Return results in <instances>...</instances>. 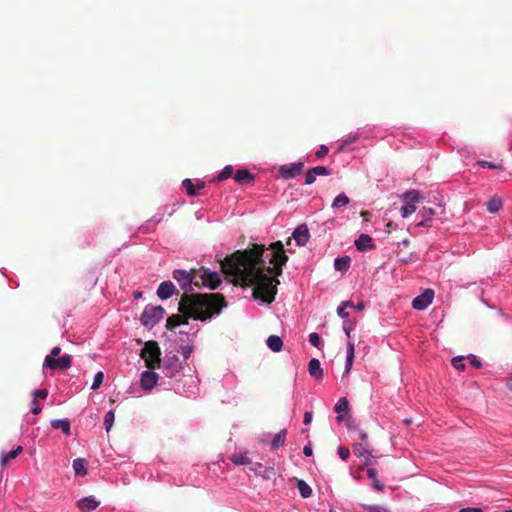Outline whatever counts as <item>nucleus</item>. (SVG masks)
Wrapping results in <instances>:
<instances>
[{
	"instance_id": "f257e3e1",
	"label": "nucleus",
	"mask_w": 512,
	"mask_h": 512,
	"mask_svg": "<svg viewBox=\"0 0 512 512\" xmlns=\"http://www.w3.org/2000/svg\"><path fill=\"white\" fill-rule=\"evenodd\" d=\"M271 252L267 254L272 267H265L263 259L265 245L253 244L244 251L238 250L221 261V269L235 277V284L241 286L254 285L253 296L266 303H272L277 293V279L282 275L283 266L288 262L284 245L281 241L270 244Z\"/></svg>"
},
{
	"instance_id": "f03ea898",
	"label": "nucleus",
	"mask_w": 512,
	"mask_h": 512,
	"mask_svg": "<svg viewBox=\"0 0 512 512\" xmlns=\"http://www.w3.org/2000/svg\"><path fill=\"white\" fill-rule=\"evenodd\" d=\"M227 302L223 294H182L178 305L180 314H173L167 318L166 328L173 330L177 326L188 324V319L205 321L219 315Z\"/></svg>"
},
{
	"instance_id": "7ed1b4c3",
	"label": "nucleus",
	"mask_w": 512,
	"mask_h": 512,
	"mask_svg": "<svg viewBox=\"0 0 512 512\" xmlns=\"http://www.w3.org/2000/svg\"><path fill=\"white\" fill-rule=\"evenodd\" d=\"M140 356L145 361L147 368L155 369L160 367L161 350L159 344L156 341H147L141 350Z\"/></svg>"
},
{
	"instance_id": "20e7f679",
	"label": "nucleus",
	"mask_w": 512,
	"mask_h": 512,
	"mask_svg": "<svg viewBox=\"0 0 512 512\" xmlns=\"http://www.w3.org/2000/svg\"><path fill=\"white\" fill-rule=\"evenodd\" d=\"M173 278L178 282L181 289L184 290L183 294H189L193 291L198 273L196 269H191L190 271L176 269L173 271Z\"/></svg>"
},
{
	"instance_id": "39448f33",
	"label": "nucleus",
	"mask_w": 512,
	"mask_h": 512,
	"mask_svg": "<svg viewBox=\"0 0 512 512\" xmlns=\"http://www.w3.org/2000/svg\"><path fill=\"white\" fill-rule=\"evenodd\" d=\"M198 278L195 282V287L202 288L206 287L211 290L217 289L221 284L220 275L217 272H211L205 267H201L197 270Z\"/></svg>"
},
{
	"instance_id": "423d86ee",
	"label": "nucleus",
	"mask_w": 512,
	"mask_h": 512,
	"mask_svg": "<svg viewBox=\"0 0 512 512\" xmlns=\"http://www.w3.org/2000/svg\"><path fill=\"white\" fill-rule=\"evenodd\" d=\"M165 309L162 306H146L140 321L145 327L153 328L164 316Z\"/></svg>"
},
{
	"instance_id": "0eeeda50",
	"label": "nucleus",
	"mask_w": 512,
	"mask_h": 512,
	"mask_svg": "<svg viewBox=\"0 0 512 512\" xmlns=\"http://www.w3.org/2000/svg\"><path fill=\"white\" fill-rule=\"evenodd\" d=\"M402 199L406 201L400 209L403 218H406L416 211V203L422 201L424 197L417 190H410L402 195Z\"/></svg>"
},
{
	"instance_id": "6e6552de",
	"label": "nucleus",
	"mask_w": 512,
	"mask_h": 512,
	"mask_svg": "<svg viewBox=\"0 0 512 512\" xmlns=\"http://www.w3.org/2000/svg\"><path fill=\"white\" fill-rule=\"evenodd\" d=\"M72 365V357L69 354H65L52 360V357H45L43 367L51 370H65L70 368Z\"/></svg>"
},
{
	"instance_id": "1a4fd4ad",
	"label": "nucleus",
	"mask_w": 512,
	"mask_h": 512,
	"mask_svg": "<svg viewBox=\"0 0 512 512\" xmlns=\"http://www.w3.org/2000/svg\"><path fill=\"white\" fill-rule=\"evenodd\" d=\"M354 454L364 461L365 465L372 464V458H374L372 451L369 448L368 442H358L353 445Z\"/></svg>"
},
{
	"instance_id": "9d476101",
	"label": "nucleus",
	"mask_w": 512,
	"mask_h": 512,
	"mask_svg": "<svg viewBox=\"0 0 512 512\" xmlns=\"http://www.w3.org/2000/svg\"><path fill=\"white\" fill-rule=\"evenodd\" d=\"M181 364L179 358L176 355L168 357L163 366V372L165 376L169 378H175L180 374Z\"/></svg>"
},
{
	"instance_id": "9b49d317",
	"label": "nucleus",
	"mask_w": 512,
	"mask_h": 512,
	"mask_svg": "<svg viewBox=\"0 0 512 512\" xmlns=\"http://www.w3.org/2000/svg\"><path fill=\"white\" fill-rule=\"evenodd\" d=\"M434 298V291L431 289L425 290L422 294L415 297L412 301V307L416 310H424L432 303Z\"/></svg>"
},
{
	"instance_id": "f8f14e48",
	"label": "nucleus",
	"mask_w": 512,
	"mask_h": 512,
	"mask_svg": "<svg viewBox=\"0 0 512 512\" xmlns=\"http://www.w3.org/2000/svg\"><path fill=\"white\" fill-rule=\"evenodd\" d=\"M303 169V163H291L282 165L279 169L281 177L284 179H292L300 175Z\"/></svg>"
},
{
	"instance_id": "ddd939ff",
	"label": "nucleus",
	"mask_w": 512,
	"mask_h": 512,
	"mask_svg": "<svg viewBox=\"0 0 512 512\" xmlns=\"http://www.w3.org/2000/svg\"><path fill=\"white\" fill-rule=\"evenodd\" d=\"M292 237L296 241L297 245L305 246L310 238L308 227L305 224L298 226L292 233Z\"/></svg>"
},
{
	"instance_id": "4468645a",
	"label": "nucleus",
	"mask_w": 512,
	"mask_h": 512,
	"mask_svg": "<svg viewBox=\"0 0 512 512\" xmlns=\"http://www.w3.org/2000/svg\"><path fill=\"white\" fill-rule=\"evenodd\" d=\"M175 293H178V291L171 281L162 282L157 289V296L162 300L169 299Z\"/></svg>"
},
{
	"instance_id": "2eb2a0df",
	"label": "nucleus",
	"mask_w": 512,
	"mask_h": 512,
	"mask_svg": "<svg viewBox=\"0 0 512 512\" xmlns=\"http://www.w3.org/2000/svg\"><path fill=\"white\" fill-rule=\"evenodd\" d=\"M182 186L185 188L187 195L194 197L199 194V190L205 187V183L200 180L194 183L193 180L187 178L182 181Z\"/></svg>"
},
{
	"instance_id": "dca6fc26",
	"label": "nucleus",
	"mask_w": 512,
	"mask_h": 512,
	"mask_svg": "<svg viewBox=\"0 0 512 512\" xmlns=\"http://www.w3.org/2000/svg\"><path fill=\"white\" fill-rule=\"evenodd\" d=\"M76 505L82 512H90L95 510L100 502L94 496H88L78 500Z\"/></svg>"
},
{
	"instance_id": "f3484780",
	"label": "nucleus",
	"mask_w": 512,
	"mask_h": 512,
	"mask_svg": "<svg viewBox=\"0 0 512 512\" xmlns=\"http://www.w3.org/2000/svg\"><path fill=\"white\" fill-rule=\"evenodd\" d=\"M158 375L153 371H144L141 375V387L145 390H151L157 383Z\"/></svg>"
},
{
	"instance_id": "a211bd4d",
	"label": "nucleus",
	"mask_w": 512,
	"mask_h": 512,
	"mask_svg": "<svg viewBox=\"0 0 512 512\" xmlns=\"http://www.w3.org/2000/svg\"><path fill=\"white\" fill-rule=\"evenodd\" d=\"M358 251L372 250L375 248L372 238L368 234H361L355 241Z\"/></svg>"
},
{
	"instance_id": "6ab92c4d",
	"label": "nucleus",
	"mask_w": 512,
	"mask_h": 512,
	"mask_svg": "<svg viewBox=\"0 0 512 512\" xmlns=\"http://www.w3.org/2000/svg\"><path fill=\"white\" fill-rule=\"evenodd\" d=\"M435 210L433 208H426L424 207L421 211H420V215L422 216V220L420 222H418L416 225L418 227H431L432 224V219L431 217L433 215H435Z\"/></svg>"
},
{
	"instance_id": "aec40b11",
	"label": "nucleus",
	"mask_w": 512,
	"mask_h": 512,
	"mask_svg": "<svg viewBox=\"0 0 512 512\" xmlns=\"http://www.w3.org/2000/svg\"><path fill=\"white\" fill-rule=\"evenodd\" d=\"M308 371L309 374L317 380L323 377V369L321 368L320 361L316 358L309 361Z\"/></svg>"
},
{
	"instance_id": "412c9836",
	"label": "nucleus",
	"mask_w": 512,
	"mask_h": 512,
	"mask_svg": "<svg viewBox=\"0 0 512 512\" xmlns=\"http://www.w3.org/2000/svg\"><path fill=\"white\" fill-rule=\"evenodd\" d=\"M51 426L54 429H61L67 436L71 434L70 421L66 418L51 421Z\"/></svg>"
},
{
	"instance_id": "4be33fe9",
	"label": "nucleus",
	"mask_w": 512,
	"mask_h": 512,
	"mask_svg": "<svg viewBox=\"0 0 512 512\" xmlns=\"http://www.w3.org/2000/svg\"><path fill=\"white\" fill-rule=\"evenodd\" d=\"M87 461L84 458H77L73 461V469L76 476H85L87 474Z\"/></svg>"
},
{
	"instance_id": "5701e85b",
	"label": "nucleus",
	"mask_w": 512,
	"mask_h": 512,
	"mask_svg": "<svg viewBox=\"0 0 512 512\" xmlns=\"http://www.w3.org/2000/svg\"><path fill=\"white\" fill-rule=\"evenodd\" d=\"M254 179V175L246 169L237 170L234 175V180L238 183L250 182Z\"/></svg>"
},
{
	"instance_id": "b1692460",
	"label": "nucleus",
	"mask_w": 512,
	"mask_h": 512,
	"mask_svg": "<svg viewBox=\"0 0 512 512\" xmlns=\"http://www.w3.org/2000/svg\"><path fill=\"white\" fill-rule=\"evenodd\" d=\"M267 346L273 351V352H279L281 351L283 347V341L282 339L277 335H271L268 337Z\"/></svg>"
},
{
	"instance_id": "393cba45",
	"label": "nucleus",
	"mask_w": 512,
	"mask_h": 512,
	"mask_svg": "<svg viewBox=\"0 0 512 512\" xmlns=\"http://www.w3.org/2000/svg\"><path fill=\"white\" fill-rule=\"evenodd\" d=\"M287 436V430L282 429L280 430L273 438L271 442V449L276 450L278 447L282 446L285 443Z\"/></svg>"
},
{
	"instance_id": "a878e982",
	"label": "nucleus",
	"mask_w": 512,
	"mask_h": 512,
	"mask_svg": "<svg viewBox=\"0 0 512 512\" xmlns=\"http://www.w3.org/2000/svg\"><path fill=\"white\" fill-rule=\"evenodd\" d=\"M367 476L372 480V486L377 491H383L384 485L377 479V471L374 468L367 469Z\"/></svg>"
},
{
	"instance_id": "bb28decb",
	"label": "nucleus",
	"mask_w": 512,
	"mask_h": 512,
	"mask_svg": "<svg viewBox=\"0 0 512 512\" xmlns=\"http://www.w3.org/2000/svg\"><path fill=\"white\" fill-rule=\"evenodd\" d=\"M349 266H350V257H348V256L336 258L334 261V268L337 271L345 272L348 270Z\"/></svg>"
},
{
	"instance_id": "cd10ccee",
	"label": "nucleus",
	"mask_w": 512,
	"mask_h": 512,
	"mask_svg": "<svg viewBox=\"0 0 512 512\" xmlns=\"http://www.w3.org/2000/svg\"><path fill=\"white\" fill-rule=\"evenodd\" d=\"M22 452V446H18L17 448L9 451L8 453H3L1 456V465L6 466L11 459H15Z\"/></svg>"
},
{
	"instance_id": "c85d7f7f",
	"label": "nucleus",
	"mask_w": 512,
	"mask_h": 512,
	"mask_svg": "<svg viewBox=\"0 0 512 512\" xmlns=\"http://www.w3.org/2000/svg\"><path fill=\"white\" fill-rule=\"evenodd\" d=\"M502 205V200L498 197H494L487 202V210L490 213H496L500 210Z\"/></svg>"
},
{
	"instance_id": "c756f323",
	"label": "nucleus",
	"mask_w": 512,
	"mask_h": 512,
	"mask_svg": "<svg viewBox=\"0 0 512 512\" xmlns=\"http://www.w3.org/2000/svg\"><path fill=\"white\" fill-rule=\"evenodd\" d=\"M349 202H350V199L347 197V195L344 193H341L333 200L332 207L334 209H338V208L348 205Z\"/></svg>"
},
{
	"instance_id": "7c9ffc66",
	"label": "nucleus",
	"mask_w": 512,
	"mask_h": 512,
	"mask_svg": "<svg viewBox=\"0 0 512 512\" xmlns=\"http://www.w3.org/2000/svg\"><path fill=\"white\" fill-rule=\"evenodd\" d=\"M354 352H355L354 343L349 341L348 347H347L346 372H348L352 367L353 359H354Z\"/></svg>"
},
{
	"instance_id": "2f4dec72",
	"label": "nucleus",
	"mask_w": 512,
	"mask_h": 512,
	"mask_svg": "<svg viewBox=\"0 0 512 512\" xmlns=\"http://www.w3.org/2000/svg\"><path fill=\"white\" fill-rule=\"evenodd\" d=\"M230 460L235 465H246V464H249L251 462L246 453H244V454L243 453H239V454L233 455L230 458Z\"/></svg>"
},
{
	"instance_id": "473e14b6",
	"label": "nucleus",
	"mask_w": 512,
	"mask_h": 512,
	"mask_svg": "<svg viewBox=\"0 0 512 512\" xmlns=\"http://www.w3.org/2000/svg\"><path fill=\"white\" fill-rule=\"evenodd\" d=\"M297 487L302 497L307 498L311 495V487L303 480H298Z\"/></svg>"
},
{
	"instance_id": "72a5a7b5",
	"label": "nucleus",
	"mask_w": 512,
	"mask_h": 512,
	"mask_svg": "<svg viewBox=\"0 0 512 512\" xmlns=\"http://www.w3.org/2000/svg\"><path fill=\"white\" fill-rule=\"evenodd\" d=\"M115 419L114 411H108L104 416V426L107 432H110Z\"/></svg>"
},
{
	"instance_id": "f704fd0d",
	"label": "nucleus",
	"mask_w": 512,
	"mask_h": 512,
	"mask_svg": "<svg viewBox=\"0 0 512 512\" xmlns=\"http://www.w3.org/2000/svg\"><path fill=\"white\" fill-rule=\"evenodd\" d=\"M349 408L348 400L346 398H340L336 403L334 410L336 413L346 412Z\"/></svg>"
},
{
	"instance_id": "c9c22d12",
	"label": "nucleus",
	"mask_w": 512,
	"mask_h": 512,
	"mask_svg": "<svg viewBox=\"0 0 512 512\" xmlns=\"http://www.w3.org/2000/svg\"><path fill=\"white\" fill-rule=\"evenodd\" d=\"M104 380V373L102 371H99L95 374L93 383L91 385L92 390H97L103 383Z\"/></svg>"
},
{
	"instance_id": "e433bc0d",
	"label": "nucleus",
	"mask_w": 512,
	"mask_h": 512,
	"mask_svg": "<svg viewBox=\"0 0 512 512\" xmlns=\"http://www.w3.org/2000/svg\"><path fill=\"white\" fill-rule=\"evenodd\" d=\"M362 506L367 512H389V509L381 505L363 504Z\"/></svg>"
},
{
	"instance_id": "4c0bfd02",
	"label": "nucleus",
	"mask_w": 512,
	"mask_h": 512,
	"mask_svg": "<svg viewBox=\"0 0 512 512\" xmlns=\"http://www.w3.org/2000/svg\"><path fill=\"white\" fill-rule=\"evenodd\" d=\"M232 173H233L232 166H230V165L225 166L224 169L219 173L217 179L219 181H224V180L228 179L229 177H231Z\"/></svg>"
},
{
	"instance_id": "58836bf2",
	"label": "nucleus",
	"mask_w": 512,
	"mask_h": 512,
	"mask_svg": "<svg viewBox=\"0 0 512 512\" xmlns=\"http://www.w3.org/2000/svg\"><path fill=\"white\" fill-rule=\"evenodd\" d=\"M478 165L483 167V168L498 169V170L503 169L502 164H500V163H493V162H489V161H486V160L478 161Z\"/></svg>"
},
{
	"instance_id": "ea45409f",
	"label": "nucleus",
	"mask_w": 512,
	"mask_h": 512,
	"mask_svg": "<svg viewBox=\"0 0 512 512\" xmlns=\"http://www.w3.org/2000/svg\"><path fill=\"white\" fill-rule=\"evenodd\" d=\"M463 361H464L463 356L454 357L452 359V366L459 371H463L465 369V364Z\"/></svg>"
},
{
	"instance_id": "a19ab883",
	"label": "nucleus",
	"mask_w": 512,
	"mask_h": 512,
	"mask_svg": "<svg viewBox=\"0 0 512 512\" xmlns=\"http://www.w3.org/2000/svg\"><path fill=\"white\" fill-rule=\"evenodd\" d=\"M311 170H312V173L315 174V176H327L330 174V170L324 166H316V167L311 168Z\"/></svg>"
},
{
	"instance_id": "79ce46f5",
	"label": "nucleus",
	"mask_w": 512,
	"mask_h": 512,
	"mask_svg": "<svg viewBox=\"0 0 512 512\" xmlns=\"http://www.w3.org/2000/svg\"><path fill=\"white\" fill-rule=\"evenodd\" d=\"M309 342L311 343V345H313L314 347H319L320 344H321V339H320V336L313 332L309 335Z\"/></svg>"
},
{
	"instance_id": "37998d69",
	"label": "nucleus",
	"mask_w": 512,
	"mask_h": 512,
	"mask_svg": "<svg viewBox=\"0 0 512 512\" xmlns=\"http://www.w3.org/2000/svg\"><path fill=\"white\" fill-rule=\"evenodd\" d=\"M338 454L343 461H346L350 456V450L347 447L340 446L338 448Z\"/></svg>"
},
{
	"instance_id": "c03bdc74",
	"label": "nucleus",
	"mask_w": 512,
	"mask_h": 512,
	"mask_svg": "<svg viewBox=\"0 0 512 512\" xmlns=\"http://www.w3.org/2000/svg\"><path fill=\"white\" fill-rule=\"evenodd\" d=\"M316 180V176L314 173H312V170H308L307 173H306V176H305V184L306 185H311L315 182Z\"/></svg>"
},
{
	"instance_id": "a18cd8bd",
	"label": "nucleus",
	"mask_w": 512,
	"mask_h": 512,
	"mask_svg": "<svg viewBox=\"0 0 512 512\" xmlns=\"http://www.w3.org/2000/svg\"><path fill=\"white\" fill-rule=\"evenodd\" d=\"M468 359H469V363L474 367V368H480L482 366V363L481 361L474 355H469L468 356Z\"/></svg>"
},
{
	"instance_id": "49530a36",
	"label": "nucleus",
	"mask_w": 512,
	"mask_h": 512,
	"mask_svg": "<svg viewBox=\"0 0 512 512\" xmlns=\"http://www.w3.org/2000/svg\"><path fill=\"white\" fill-rule=\"evenodd\" d=\"M33 395H34V399L36 398H40V399H46L47 396H48V391L46 389H40V390H35L33 392Z\"/></svg>"
},
{
	"instance_id": "de8ad7c7",
	"label": "nucleus",
	"mask_w": 512,
	"mask_h": 512,
	"mask_svg": "<svg viewBox=\"0 0 512 512\" xmlns=\"http://www.w3.org/2000/svg\"><path fill=\"white\" fill-rule=\"evenodd\" d=\"M328 147L325 145H321L320 148L316 151V156L318 158H322L328 154Z\"/></svg>"
},
{
	"instance_id": "09e8293b",
	"label": "nucleus",
	"mask_w": 512,
	"mask_h": 512,
	"mask_svg": "<svg viewBox=\"0 0 512 512\" xmlns=\"http://www.w3.org/2000/svg\"><path fill=\"white\" fill-rule=\"evenodd\" d=\"M32 405H33V407H32V409H31V412H32L33 414H35V415L40 414V413H41V411H42V408H41V406L38 404L37 399H34V400L32 401Z\"/></svg>"
},
{
	"instance_id": "8fccbe9b",
	"label": "nucleus",
	"mask_w": 512,
	"mask_h": 512,
	"mask_svg": "<svg viewBox=\"0 0 512 512\" xmlns=\"http://www.w3.org/2000/svg\"><path fill=\"white\" fill-rule=\"evenodd\" d=\"M60 352H61V348L56 346V347L52 348L50 354L47 355L46 357H52V360H55L59 356Z\"/></svg>"
},
{
	"instance_id": "3c124183",
	"label": "nucleus",
	"mask_w": 512,
	"mask_h": 512,
	"mask_svg": "<svg viewBox=\"0 0 512 512\" xmlns=\"http://www.w3.org/2000/svg\"><path fill=\"white\" fill-rule=\"evenodd\" d=\"M337 314L341 317V318H346L348 317V312L346 311V308H344V306L342 305H339L338 308H337Z\"/></svg>"
},
{
	"instance_id": "603ef678",
	"label": "nucleus",
	"mask_w": 512,
	"mask_h": 512,
	"mask_svg": "<svg viewBox=\"0 0 512 512\" xmlns=\"http://www.w3.org/2000/svg\"><path fill=\"white\" fill-rule=\"evenodd\" d=\"M191 352H192V348L190 346L182 347V354L185 359H188L190 357Z\"/></svg>"
},
{
	"instance_id": "864d4df0",
	"label": "nucleus",
	"mask_w": 512,
	"mask_h": 512,
	"mask_svg": "<svg viewBox=\"0 0 512 512\" xmlns=\"http://www.w3.org/2000/svg\"><path fill=\"white\" fill-rule=\"evenodd\" d=\"M311 421H312V412H305L303 423L305 425H308L311 423Z\"/></svg>"
},
{
	"instance_id": "5fc2aeb1",
	"label": "nucleus",
	"mask_w": 512,
	"mask_h": 512,
	"mask_svg": "<svg viewBox=\"0 0 512 512\" xmlns=\"http://www.w3.org/2000/svg\"><path fill=\"white\" fill-rule=\"evenodd\" d=\"M273 475H275V470H274V468L269 467V468H266V469H265V475H264V477H265V478L269 479V478H270L271 476H273Z\"/></svg>"
},
{
	"instance_id": "6e6d98bb",
	"label": "nucleus",
	"mask_w": 512,
	"mask_h": 512,
	"mask_svg": "<svg viewBox=\"0 0 512 512\" xmlns=\"http://www.w3.org/2000/svg\"><path fill=\"white\" fill-rule=\"evenodd\" d=\"M303 453L305 456L310 457L313 454L312 447L310 445H306L303 449Z\"/></svg>"
},
{
	"instance_id": "4d7b16f0",
	"label": "nucleus",
	"mask_w": 512,
	"mask_h": 512,
	"mask_svg": "<svg viewBox=\"0 0 512 512\" xmlns=\"http://www.w3.org/2000/svg\"><path fill=\"white\" fill-rule=\"evenodd\" d=\"M343 330H344L345 334L347 335V337L350 338V333L352 331V327L350 325L344 323Z\"/></svg>"
},
{
	"instance_id": "13d9d810",
	"label": "nucleus",
	"mask_w": 512,
	"mask_h": 512,
	"mask_svg": "<svg viewBox=\"0 0 512 512\" xmlns=\"http://www.w3.org/2000/svg\"><path fill=\"white\" fill-rule=\"evenodd\" d=\"M458 512H482V510L480 508H463L461 509L460 511Z\"/></svg>"
},
{
	"instance_id": "bf43d9fd",
	"label": "nucleus",
	"mask_w": 512,
	"mask_h": 512,
	"mask_svg": "<svg viewBox=\"0 0 512 512\" xmlns=\"http://www.w3.org/2000/svg\"><path fill=\"white\" fill-rule=\"evenodd\" d=\"M359 439L361 440L360 442H368L367 434L363 431L359 432Z\"/></svg>"
},
{
	"instance_id": "052dcab7",
	"label": "nucleus",
	"mask_w": 512,
	"mask_h": 512,
	"mask_svg": "<svg viewBox=\"0 0 512 512\" xmlns=\"http://www.w3.org/2000/svg\"><path fill=\"white\" fill-rule=\"evenodd\" d=\"M340 305L344 306V308H351V307H354V304L352 301H344L342 302Z\"/></svg>"
},
{
	"instance_id": "680f3d73",
	"label": "nucleus",
	"mask_w": 512,
	"mask_h": 512,
	"mask_svg": "<svg viewBox=\"0 0 512 512\" xmlns=\"http://www.w3.org/2000/svg\"><path fill=\"white\" fill-rule=\"evenodd\" d=\"M356 308H357L358 310H362V309H364V303H363V302L358 303V304H357V306H356Z\"/></svg>"
},
{
	"instance_id": "e2e57ef3",
	"label": "nucleus",
	"mask_w": 512,
	"mask_h": 512,
	"mask_svg": "<svg viewBox=\"0 0 512 512\" xmlns=\"http://www.w3.org/2000/svg\"><path fill=\"white\" fill-rule=\"evenodd\" d=\"M403 422L406 424V425H410L412 423V419L411 418H406L403 420Z\"/></svg>"
},
{
	"instance_id": "0e129e2a",
	"label": "nucleus",
	"mask_w": 512,
	"mask_h": 512,
	"mask_svg": "<svg viewBox=\"0 0 512 512\" xmlns=\"http://www.w3.org/2000/svg\"><path fill=\"white\" fill-rule=\"evenodd\" d=\"M369 215H370V213L368 211H362L361 212V216H363V217H367Z\"/></svg>"
},
{
	"instance_id": "69168bd1",
	"label": "nucleus",
	"mask_w": 512,
	"mask_h": 512,
	"mask_svg": "<svg viewBox=\"0 0 512 512\" xmlns=\"http://www.w3.org/2000/svg\"><path fill=\"white\" fill-rule=\"evenodd\" d=\"M354 140H355V139H353V140H351V141H345V142H344V144H345V145H348V144H350L351 142H353Z\"/></svg>"
},
{
	"instance_id": "338daca9",
	"label": "nucleus",
	"mask_w": 512,
	"mask_h": 512,
	"mask_svg": "<svg viewBox=\"0 0 512 512\" xmlns=\"http://www.w3.org/2000/svg\"><path fill=\"white\" fill-rule=\"evenodd\" d=\"M337 420H338V421H342V416H338V417H337Z\"/></svg>"
},
{
	"instance_id": "774afa93",
	"label": "nucleus",
	"mask_w": 512,
	"mask_h": 512,
	"mask_svg": "<svg viewBox=\"0 0 512 512\" xmlns=\"http://www.w3.org/2000/svg\"><path fill=\"white\" fill-rule=\"evenodd\" d=\"M140 296H141V293H140V292H138V293L136 294V297H140Z\"/></svg>"
}]
</instances>
